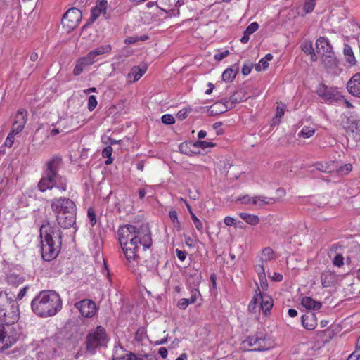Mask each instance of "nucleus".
Returning <instances> with one entry per match:
<instances>
[{
    "instance_id": "obj_64",
    "label": "nucleus",
    "mask_w": 360,
    "mask_h": 360,
    "mask_svg": "<svg viewBox=\"0 0 360 360\" xmlns=\"http://www.w3.org/2000/svg\"><path fill=\"white\" fill-rule=\"evenodd\" d=\"M250 34H247V32L245 31H244L243 36L241 37L240 41L243 44H245V43L248 42V41L250 39Z\"/></svg>"
},
{
    "instance_id": "obj_11",
    "label": "nucleus",
    "mask_w": 360,
    "mask_h": 360,
    "mask_svg": "<svg viewBox=\"0 0 360 360\" xmlns=\"http://www.w3.org/2000/svg\"><path fill=\"white\" fill-rule=\"evenodd\" d=\"M343 128L346 132L352 136L356 141H360V123L353 117H347L342 122Z\"/></svg>"
},
{
    "instance_id": "obj_40",
    "label": "nucleus",
    "mask_w": 360,
    "mask_h": 360,
    "mask_svg": "<svg viewBox=\"0 0 360 360\" xmlns=\"http://www.w3.org/2000/svg\"><path fill=\"white\" fill-rule=\"evenodd\" d=\"M318 94L320 96L326 100H329L332 98L330 90L325 86H322L318 89Z\"/></svg>"
},
{
    "instance_id": "obj_57",
    "label": "nucleus",
    "mask_w": 360,
    "mask_h": 360,
    "mask_svg": "<svg viewBox=\"0 0 360 360\" xmlns=\"http://www.w3.org/2000/svg\"><path fill=\"white\" fill-rule=\"evenodd\" d=\"M167 13L168 16H169V17H177L180 14V11L177 8H172V9H170L168 11H167Z\"/></svg>"
},
{
    "instance_id": "obj_45",
    "label": "nucleus",
    "mask_w": 360,
    "mask_h": 360,
    "mask_svg": "<svg viewBox=\"0 0 360 360\" xmlns=\"http://www.w3.org/2000/svg\"><path fill=\"white\" fill-rule=\"evenodd\" d=\"M191 112V108L181 109L177 112L176 117L178 118V120H183L187 117V116Z\"/></svg>"
},
{
    "instance_id": "obj_62",
    "label": "nucleus",
    "mask_w": 360,
    "mask_h": 360,
    "mask_svg": "<svg viewBox=\"0 0 360 360\" xmlns=\"http://www.w3.org/2000/svg\"><path fill=\"white\" fill-rule=\"evenodd\" d=\"M158 354L162 359H166L167 356V349L165 347H160L159 349Z\"/></svg>"
},
{
    "instance_id": "obj_43",
    "label": "nucleus",
    "mask_w": 360,
    "mask_h": 360,
    "mask_svg": "<svg viewBox=\"0 0 360 360\" xmlns=\"http://www.w3.org/2000/svg\"><path fill=\"white\" fill-rule=\"evenodd\" d=\"M18 134V133L14 132L13 130H11L10 133L7 136V138L5 141V146L8 148H11L14 143V137L15 135Z\"/></svg>"
},
{
    "instance_id": "obj_12",
    "label": "nucleus",
    "mask_w": 360,
    "mask_h": 360,
    "mask_svg": "<svg viewBox=\"0 0 360 360\" xmlns=\"http://www.w3.org/2000/svg\"><path fill=\"white\" fill-rule=\"evenodd\" d=\"M27 122V111L24 108L19 109L14 116V121L12 124L11 130L13 133L20 134L22 131Z\"/></svg>"
},
{
    "instance_id": "obj_31",
    "label": "nucleus",
    "mask_w": 360,
    "mask_h": 360,
    "mask_svg": "<svg viewBox=\"0 0 360 360\" xmlns=\"http://www.w3.org/2000/svg\"><path fill=\"white\" fill-rule=\"evenodd\" d=\"M24 279L15 274H11L6 277L7 283L15 287L18 286L20 284L22 283Z\"/></svg>"
},
{
    "instance_id": "obj_38",
    "label": "nucleus",
    "mask_w": 360,
    "mask_h": 360,
    "mask_svg": "<svg viewBox=\"0 0 360 360\" xmlns=\"http://www.w3.org/2000/svg\"><path fill=\"white\" fill-rule=\"evenodd\" d=\"M216 146V143L211 141H197L194 143V146L200 148L201 149H205L207 148H213Z\"/></svg>"
},
{
    "instance_id": "obj_9",
    "label": "nucleus",
    "mask_w": 360,
    "mask_h": 360,
    "mask_svg": "<svg viewBox=\"0 0 360 360\" xmlns=\"http://www.w3.org/2000/svg\"><path fill=\"white\" fill-rule=\"evenodd\" d=\"M82 18V12L77 8H71L65 13L62 19V25L67 27L68 32L76 28Z\"/></svg>"
},
{
    "instance_id": "obj_37",
    "label": "nucleus",
    "mask_w": 360,
    "mask_h": 360,
    "mask_svg": "<svg viewBox=\"0 0 360 360\" xmlns=\"http://www.w3.org/2000/svg\"><path fill=\"white\" fill-rule=\"evenodd\" d=\"M316 1L317 0H304L303 10L306 14H309L314 11Z\"/></svg>"
},
{
    "instance_id": "obj_46",
    "label": "nucleus",
    "mask_w": 360,
    "mask_h": 360,
    "mask_svg": "<svg viewBox=\"0 0 360 360\" xmlns=\"http://www.w3.org/2000/svg\"><path fill=\"white\" fill-rule=\"evenodd\" d=\"M98 104L96 98L95 96L92 95L89 97L88 99V109L89 111H93Z\"/></svg>"
},
{
    "instance_id": "obj_26",
    "label": "nucleus",
    "mask_w": 360,
    "mask_h": 360,
    "mask_svg": "<svg viewBox=\"0 0 360 360\" xmlns=\"http://www.w3.org/2000/svg\"><path fill=\"white\" fill-rule=\"evenodd\" d=\"M302 305L307 309H319L322 304L319 301H316L310 297H304L301 300Z\"/></svg>"
},
{
    "instance_id": "obj_61",
    "label": "nucleus",
    "mask_w": 360,
    "mask_h": 360,
    "mask_svg": "<svg viewBox=\"0 0 360 360\" xmlns=\"http://www.w3.org/2000/svg\"><path fill=\"white\" fill-rule=\"evenodd\" d=\"M251 70L252 68L250 65H244L242 68V73L244 75H248L250 73Z\"/></svg>"
},
{
    "instance_id": "obj_29",
    "label": "nucleus",
    "mask_w": 360,
    "mask_h": 360,
    "mask_svg": "<svg viewBox=\"0 0 360 360\" xmlns=\"http://www.w3.org/2000/svg\"><path fill=\"white\" fill-rule=\"evenodd\" d=\"M239 102H240V100H238L236 98L235 95H232L231 96L229 97V101H226L224 103H222L221 102L215 103L212 106V108H215V107H217L218 105H223L224 106V109L221 110V112H223L224 111H226L228 110L233 108L234 107L235 104L238 103Z\"/></svg>"
},
{
    "instance_id": "obj_3",
    "label": "nucleus",
    "mask_w": 360,
    "mask_h": 360,
    "mask_svg": "<svg viewBox=\"0 0 360 360\" xmlns=\"http://www.w3.org/2000/svg\"><path fill=\"white\" fill-rule=\"evenodd\" d=\"M41 253L44 260L50 262L58 255L62 245V231L56 226L43 224L40 228Z\"/></svg>"
},
{
    "instance_id": "obj_32",
    "label": "nucleus",
    "mask_w": 360,
    "mask_h": 360,
    "mask_svg": "<svg viewBox=\"0 0 360 360\" xmlns=\"http://www.w3.org/2000/svg\"><path fill=\"white\" fill-rule=\"evenodd\" d=\"M237 74V70L233 68H227L225 70L222 74V79L224 82H231L233 81Z\"/></svg>"
},
{
    "instance_id": "obj_27",
    "label": "nucleus",
    "mask_w": 360,
    "mask_h": 360,
    "mask_svg": "<svg viewBox=\"0 0 360 360\" xmlns=\"http://www.w3.org/2000/svg\"><path fill=\"white\" fill-rule=\"evenodd\" d=\"M302 50L307 55L310 56V59L312 62H316L318 60V56L316 54L312 42L311 41H304L302 44Z\"/></svg>"
},
{
    "instance_id": "obj_16",
    "label": "nucleus",
    "mask_w": 360,
    "mask_h": 360,
    "mask_svg": "<svg viewBox=\"0 0 360 360\" xmlns=\"http://www.w3.org/2000/svg\"><path fill=\"white\" fill-rule=\"evenodd\" d=\"M148 67L146 64L140 66H134L127 74V79L129 84L137 82L146 72Z\"/></svg>"
},
{
    "instance_id": "obj_42",
    "label": "nucleus",
    "mask_w": 360,
    "mask_h": 360,
    "mask_svg": "<svg viewBox=\"0 0 360 360\" xmlns=\"http://www.w3.org/2000/svg\"><path fill=\"white\" fill-rule=\"evenodd\" d=\"M191 219L194 223V225L196 228V229L202 232L203 231V224L202 222L197 217V216L194 213H191Z\"/></svg>"
},
{
    "instance_id": "obj_60",
    "label": "nucleus",
    "mask_w": 360,
    "mask_h": 360,
    "mask_svg": "<svg viewBox=\"0 0 360 360\" xmlns=\"http://www.w3.org/2000/svg\"><path fill=\"white\" fill-rule=\"evenodd\" d=\"M285 105H283V106H282V107L277 106L276 114V116L277 117H281L282 116H283L284 112H285Z\"/></svg>"
},
{
    "instance_id": "obj_39",
    "label": "nucleus",
    "mask_w": 360,
    "mask_h": 360,
    "mask_svg": "<svg viewBox=\"0 0 360 360\" xmlns=\"http://www.w3.org/2000/svg\"><path fill=\"white\" fill-rule=\"evenodd\" d=\"M130 358L132 357L134 360H157V358L155 356L150 354H139L136 355L134 353V354H129ZM131 360V359H129Z\"/></svg>"
},
{
    "instance_id": "obj_22",
    "label": "nucleus",
    "mask_w": 360,
    "mask_h": 360,
    "mask_svg": "<svg viewBox=\"0 0 360 360\" xmlns=\"http://www.w3.org/2000/svg\"><path fill=\"white\" fill-rule=\"evenodd\" d=\"M342 52H343L345 60L348 67L351 68V67H354V66L356 65L357 61L354 56L353 49L349 44H344Z\"/></svg>"
},
{
    "instance_id": "obj_52",
    "label": "nucleus",
    "mask_w": 360,
    "mask_h": 360,
    "mask_svg": "<svg viewBox=\"0 0 360 360\" xmlns=\"http://www.w3.org/2000/svg\"><path fill=\"white\" fill-rule=\"evenodd\" d=\"M360 359V347H356V349L347 358V360H358Z\"/></svg>"
},
{
    "instance_id": "obj_63",
    "label": "nucleus",
    "mask_w": 360,
    "mask_h": 360,
    "mask_svg": "<svg viewBox=\"0 0 360 360\" xmlns=\"http://www.w3.org/2000/svg\"><path fill=\"white\" fill-rule=\"evenodd\" d=\"M185 243H186V245L187 246H188L190 248H194L195 247V244L193 243V240L190 236H188V237L186 238Z\"/></svg>"
},
{
    "instance_id": "obj_18",
    "label": "nucleus",
    "mask_w": 360,
    "mask_h": 360,
    "mask_svg": "<svg viewBox=\"0 0 360 360\" xmlns=\"http://www.w3.org/2000/svg\"><path fill=\"white\" fill-rule=\"evenodd\" d=\"M254 269L257 274L259 284L257 285V289L259 292H264L268 290V283L266 277V268H263L262 266L255 265Z\"/></svg>"
},
{
    "instance_id": "obj_49",
    "label": "nucleus",
    "mask_w": 360,
    "mask_h": 360,
    "mask_svg": "<svg viewBox=\"0 0 360 360\" xmlns=\"http://www.w3.org/2000/svg\"><path fill=\"white\" fill-rule=\"evenodd\" d=\"M333 264L335 266L341 267L344 264V257L341 254H337L333 259Z\"/></svg>"
},
{
    "instance_id": "obj_55",
    "label": "nucleus",
    "mask_w": 360,
    "mask_h": 360,
    "mask_svg": "<svg viewBox=\"0 0 360 360\" xmlns=\"http://www.w3.org/2000/svg\"><path fill=\"white\" fill-rule=\"evenodd\" d=\"M145 336V333L143 329L139 328L135 335V340L138 342H141L143 340V338Z\"/></svg>"
},
{
    "instance_id": "obj_51",
    "label": "nucleus",
    "mask_w": 360,
    "mask_h": 360,
    "mask_svg": "<svg viewBox=\"0 0 360 360\" xmlns=\"http://www.w3.org/2000/svg\"><path fill=\"white\" fill-rule=\"evenodd\" d=\"M191 280H193V284H194L193 287L191 289V292H194L195 291L199 292L198 289V285L200 283L199 278L197 277L196 278H195L193 277H191V278H188L187 283L188 284H190Z\"/></svg>"
},
{
    "instance_id": "obj_25",
    "label": "nucleus",
    "mask_w": 360,
    "mask_h": 360,
    "mask_svg": "<svg viewBox=\"0 0 360 360\" xmlns=\"http://www.w3.org/2000/svg\"><path fill=\"white\" fill-rule=\"evenodd\" d=\"M200 300L198 304H201L202 299L201 298V294L192 295L190 298H182L179 300L177 307L181 309H185L189 304H193Z\"/></svg>"
},
{
    "instance_id": "obj_8",
    "label": "nucleus",
    "mask_w": 360,
    "mask_h": 360,
    "mask_svg": "<svg viewBox=\"0 0 360 360\" xmlns=\"http://www.w3.org/2000/svg\"><path fill=\"white\" fill-rule=\"evenodd\" d=\"M8 294H0V319L6 325L13 324L18 319V314L14 311L15 300L8 297Z\"/></svg>"
},
{
    "instance_id": "obj_14",
    "label": "nucleus",
    "mask_w": 360,
    "mask_h": 360,
    "mask_svg": "<svg viewBox=\"0 0 360 360\" xmlns=\"http://www.w3.org/2000/svg\"><path fill=\"white\" fill-rule=\"evenodd\" d=\"M347 90L352 96L360 98V72L354 74L348 80Z\"/></svg>"
},
{
    "instance_id": "obj_34",
    "label": "nucleus",
    "mask_w": 360,
    "mask_h": 360,
    "mask_svg": "<svg viewBox=\"0 0 360 360\" xmlns=\"http://www.w3.org/2000/svg\"><path fill=\"white\" fill-rule=\"evenodd\" d=\"M309 316L303 315L302 316V326H304V328H305L307 330L314 329L316 327V321L314 320H310V323H309Z\"/></svg>"
},
{
    "instance_id": "obj_54",
    "label": "nucleus",
    "mask_w": 360,
    "mask_h": 360,
    "mask_svg": "<svg viewBox=\"0 0 360 360\" xmlns=\"http://www.w3.org/2000/svg\"><path fill=\"white\" fill-rule=\"evenodd\" d=\"M176 254L178 259L181 262L184 261L187 256V252L186 251L179 249H176Z\"/></svg>"
},
{
    "instance_id": "obj_53",
    "label": "nucleus",
    "mask_w": 360,
    "mask_h": 360,
    "mask_svg": "<svg viewBox=\"0 0 360 360\" xmlns=\"http://www.w3.org/2000/svg\"><path fill=\"white\" fill-rule=\"evenodd\" d=\"M229 55V50H224L220 53H216L214 56V59L217 61H220L224 58L227 57Z\"/></svg>"
},
{
    "instance_id": "obj_13",
    "label": "nucleus",
    "mask_w": 360,
    "mask_h": 360,
    "mask_svg": "<svg viewBox=\"0 0 360 360\" xmlns=\"http://www.w3.org/2000/svg\"><path fill=\"white\" fill-rule=\"evenodd\" d=\"M75 306L79 309L82 316L86 318L94 316L96 311L95 302L90 300H83L80 302H77L75 303Z\"/></svg>"
},
{
    "instance_id": "obj_59",
    "label": "nucleus",
    "mask_w": 360,
    "mask_h": 360,
    "mask_svg": "<svg viewBox=\"0 0 360 360\" xmlns=\"http://www.w3.org/2000/svg\"><path fill=\"white\" fill-rule=\"evenodd\" d=\"M169 217L172 223H174V221H177V219H179L178 214L176 210H170L169 212Z\"/></svg>"
},
{
    "instance_id": "obj_41",
    "label": "nucleus",
    "mask_w": 360,
    "mask_h": 360,
    "mask_svg": "<svg viewBox=\"0 0 360 360\" xmlns=\"http://www.w3.org/2000/svg\"><path fill=\"white\" fill-rule=\"evenodd\" d=\"M258 333L252 336L248 337L243 342V344L247 345L249 347L257 346V342L259 340L257 338Z\"/></svg>"
},
{
    "instance_id": "obj_33",
    "label": "nucleus",
    "mask_w": 360,
    "mask_h": 360,
    "mask_svg": "<svg viewBox=\"0 0 360 360\" xmlns=\"http://www.w3.org/2000/svg\"><path fill=\"white\" fill-rule=\"evenodd\" d=\"M259 307L260 298L259 296L255 294L248 305V310L251 312L255 313L257 309L259 310Z\"/></svg>"
},
{
    "instance_id": "obj_36",
    "label": "nucleus",
    "mask_w": 360,
    "mask_h": 360,
    "mask_svg": "<svg viewBox=\"0 0 360 360\" xmlns=\"http://www.w3.org/2000/svg\"><path fill=\"white\" fill-rule=\"evenodd\" d=\"M315 133L314 129L310 127H304L302 130L299 132L298 136L303 138H310Z\"/></svg>"
},
{
    "instance_id": "obj_10",
    "label": "nucleus",
    "mask_w": 360,
    "mask_h": 360,
    "mask_svg": "<svg viewBox=\"0 0 360 360\" xmlns=\"http://www.w3.org/2000/svg\"><path fill=\"white\" fill-rule=\"evenodd\" d=\"M11 325H6L0 319V352L8 349L16 341V338L12 335H9L8 330H10Z\"/></svg>"
},
{
    "instance_id": "obj_30",
    "label": "nucleus",
    "mask_w": 360,
    "mask_h": 360,
    "mask_svg": "<svg viewBox=\"0 0 360 360\" xmlns=\"http://www.w3.org/2000/svg\"><path fill=\"white\" fill-rule=\"evenodd\" d=\"M353 169V166L350 163L345 164L339 167L336 165V168L335 169L334 172L339 176H343L349 174Z\"/></svg>"
},
{
    "instance_id": "obj_5",
    "label": "nucleus",
    "mask_w": 360,
    "mask_h": 360,
    "mask_svg": "<svg viewBox=\"0 0 360 360\" xmlns=\"http://www.w3.org/2000/svg\"><path fill=\"white\" fill-rule=\"evenodd\" d=\"M33 311L41 317L55 315L62 307L59 294H39L31 303Z\"/></svg>"
},
{
    "instance_id": "obj_2",
    "label": "nucleus",
    "mask_w": 360,
    "mask_h": 360,
    "mask_svg": "<svg viewBox=\"0 0 360 360\" xmlns=\"http://www.w3.org/2000/svg\"><path fill=\"white\" fill-rule=\"evenodd\" d=\"M61 164L62 158L60 156H53L46 162L44 174L37 185L38 189L41 192L44 193L53 188H56L61 193L67 191V179L58 173Z\"/></svg>"
},
{
    "instance_id": "obj_47",
    "label": "nucleus",
    "mask_w": 360,
    "mask_h": 360,
    "mask_svg": "<svg viewBox=\"0 0 360 360\" xmlns=\"http://www.w3.org/2000/svg\"><path fill=\"white\" fill-rule=\"evenodd\" d=\"M162 122L165 124H173L175 122V119L173 115L170 114H165L162 116Z\"/></svg>"
},
{
    "instance_id": "obj_7",
    "label": "nucleus",
    "mask_w": 360,
    "mask_h": 360,
    "mask_svg": "<svg viewBox=\"0 0 360 360\" xmlns=\"http://www.w3.org/2000/svg\"><path fill=\"white\" fill-rule=\"evenodd\" d=\"M316 49L321 63L327 68L336 66V58L333 47L327 38L320 37L316 39Z\"/></svg>"
},
{
    "instance_id": "obj_24",
    "label": "nucleus",
    "mask_w": 360,
    "mask_h": 360,
    "mask_svg": "<svg viewBox=\"0 0 360 360\" xmlns=\"http://www.w3.org/2000/svg\"><path fill=\"white\" fill-rule=\"evenodd\" d=\"M93 63L86 56L84 57L79 58L76 60L75 68L73 69V75L75 76L79 75L84 70V68L86 66L91 65Z\"/></svg>"
},
{
    "instance_id": "obj_1",
    "label": "nucleus",
    "mask_w": 360,
    "mask_h": 360,
    "mask_svg": "<svg viewBox=\"0 0 360 360\" xmlns=\"http://www.w3.org/2000/svg\"><path fill=\"white\" fill-rule=\"evenodd\" d=\"M117 236L127 265L133 264L139 260L141 247L143 250H146L153 244L151 233L147 226L138 228L131 224L120 226L117 230Z\"/></svg>"
},
{
    "instance_id": "obj_44",
    "label": "nucleus",
    "mask_w": 360,
    "mask_h": 360,
    "mask_svg": "<svg viewBox=\"0 0 360 360\" xmlns=\"http://www.w3.org/2000/svg\"><path fill=\"white\" fill-rule=\"evenodd\" d=\"M269 63L263 58L259 60V63L255 65V70L257 72L266 70L269 67Z\"/></svg>"
},
{
    "instance_id": "obj_6",
    "label": "nucleus",
    "mask_w": 360,
    "mask_h": 360,
    "mask_svg": "<svg viewBox=\"0 0 360 360\" xmlns=\"http://www.w3.org/2000/svg\"><path fill=\"white\" fill-rule=\"evenodd\" d=\"M108 342V335L103 326H98L92 328L89 330L86 337V352L91 354H94L98 348L106 347Z\"/></svg>"
},
{
    "instance_id": "obj_4",
    "label": "nucleus",
    "mask_w": 360,
    "mask_h": 360,
    "mask_svg": "<svg viewBox=\"0 0 360 360\" xmlns=\"http://www.w3.org/2000/svg\"><path fill=\"white\" fill-rule=\"evenodd\" d=\"M51 208L56 214L58 225L63 229H69L76 223L77 206L75 202L65 197L53 198Z\"/></svg>"
},
{
    "instance_id": "obj_21",
    "label": "nucleus",
    "mask_w": 360,
    "mask_h": 360,
    "mask_svg": "<svg viewBox=\"0 0 360 360\" xmlns=\"http://www.w3.org/2000/svg\"><path fill=\"white\" fill-rule=\"evenodd\" d=\"M111 46L110 44H104L101 46H98L94 50L91 51L86 56L94 64L95 62V59L98 56L103 55L107 53H110L111 51Z\"/></svg>"
},
{
    "instance_id": "obj_28",
    "label": "nucleus",
    "mask_w": 360,
    "mask_h": 360,
    "mask_svg": "<svg viewBox=\"0 0 360 360\" xmlns=\"http://www.w3.org/2000/svg\"><path fill=\"white\" fill-rule=\"evenodd\" d=\"M238 216L242 219H243L247 224L251 226H255L258 224L260 221L259 217L253 214L240 212L238 213Z\"/></svg>"
},
{
    "instance_id": "obj_20",
    "label": "nucleus",
    "mask_w": 360,
    "mask_h": 360,
    "mask_svg": "<svg viewBox=\"0 0 360 360\" xmlns=\"http://www.w3.org/2000/svg\"><path fill=\"white\" fill-rule=\"evenodd\" d=\"M260 298V307L259 310L262 309L264 314H267L271 309L274 302L271 297L269 294H257Z\"/></svg>"
},
{
    "instance_id": "obj_58",
    "label": "nucleus",
    "mask_w": 360,
    "mask_h": 360,
    "mask_svg": "<svg viewBox=\"0 0 360 360\" xmlns=\"http://www.w3.org/2000/svg\"><path fill=\"white\" fill-rule=\"evenodd\" d=\"M271 279L274 281H281L283 280V275L278 272H274L272 276H269Z\"/></svg>"
},
{
    "instance_id": "obj_17",
    "label": "nucleus",
    "mask_w": 360,
    "mask_h": 360,
    "mask_svg": "<svg viewBox=\"0 0 360 360\" xmlns=\"http://www.w3.org/2000/svg\"><path fill=\"white\" fill-rule=\"evenodd\" d=\"M276 259V254L273 249L270 247L263 248L261 253L258 255V262L255 265L262 266L265 268V264Z\"/></svg>"
},
{
    "instance_id": "obj_48",
    "label": "nucleus",
    "mask_w": 360,
    "mask_h": 360,
    "mask_svg": "<svg viewBox=\"0 0 360 360\" xmlns=\"http://www.w3.org/2000/svg\"><path fill=\"white\" fill-rule=\"evenodd\" d=\"M87 216L91 222V226H94L96 223V213L93 208L89 207L87 211Z\"/></svg>"
},
{
    "instance_id": "obj_56",
    "label": "nucleus",
    "mask_w": 360,
    "mask_h": 360,
    "mask_svg": "<svg viewBox=\"0 0 360 360\" xmlns=\"http://www.w3.org/2000/svg\"><path fill=\"white\" fill-rule=\"evenodd\" d=\"M224 224L229 226H234L236 224V220L230 216L226 217L224 219Z\"/></svg>"
},
{
    "instance_id": "obj_19",
    "label": "nucleus",
    "mask_w": 360,
    "mask_h": 360,
    "mask_svg": "<svg viewBox=\"0 0 360 360\" xmlns=\"http://www.w3.org/2000/svg\"><path fill=\"white\" fill-rule=\"evenodd\" d=\"M258 340H259L257 342V347L250 351L254 352H264L266 350H269L274 346V342L271 340L270 338H267L266 335H262L258 334L257 335Z\"/></svg>"
},
{
    "instance_id": "obj_35",
    "label": "nucleus",
    "mask_w": 360,
    "mask_h": 360,
    "mask_svg": "<svg viewBox=\"0 0 360 360\" xmlns=\"http://www.w3.org/2000/svg\"><path fill=\"white\" fill-rule=\"evenodd\" d=\"M112 148L110 146H108L103 148L102 151V155L103 158H106L105 163L106 165H110L112 162Z\"/></svg>"
},
{
    "instance_id": "obj_50",
    "label": "nucleus",
    "mask_w": 360,
    "mask_h": 360,
    "mask_svg": "<svg viewBox=\"0 0 360 360\" xmlns=\"http://www.w3.org/2000/svg\"><path fill=\"white\" fill-rule=\"evenodd\" d=\"M259 28V25L257 22H253L252 23H250L248 27L247 28L245 29V32H247V34H253L255 32H256Z\"/></svg>"
},
{
    "instance_id": "obj_23",
    "label": "nucleus",
    "mask_w": 360,
    "mask_h": 360,
    "mask_svg": "<svg viewBox=\"0 0 360 360\" xmlns=\"http://www.w3.org/2000/svg\"><path fill=\"white\" fill-rule=\"evenodd\" d=\"M315 167L317 170L324 173L334 172L336 168V162L335 160L320 161L315 163Z\"/></svg>"
},
{
    "instance_id": "obj_15",
    "label": "nucleus",
    "mask_w": 360,
    "mask_h": 360,
    "mask_svg": "<svg viewBox=\"0 0 360 360\" xmlns=\"http://www.w3.org/2000/svg\"><path fill=\"white\" fill-rule=\"evenodd\" d=\"M238 201L241 202L243 204H252V205H257L259 203L260 204H271L275 202L274 198H267L264 196H255L251 197L248 195H244L241 198H239Z\"/></svg>"
}]
</instances>
